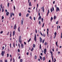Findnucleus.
Masks as SVG:
<instances>
[{"mask_svg": "<svg viewBox=\"0 0 62 62\" xmlns=\"http://www.w3.org/2000/svg\"><path fill=\"white\" fill-rule=\"evenodd\" d=\"M23 59H21L20 60V62H23Z\"/></svg>", "mask_w": 62, "mask_h": 62, "instance_id": "nucleus-31", "label": "nucleus"}, {"mask_svg": "<svg viewBox=\"0 0 62 62\" xmlns=\"http://www.w3.org/2000/svg\"><path fill=\"white\" fill-rule=\"evenodd\" d=\"M16 24H15L14 27V29H16Z\"/></svg>", "mask_w": 62, "mask_h": 62, "instance_id": "nucleus-5", "label": "nucleus"}, {"mask_svg": "<svg viewBox=\"0 0 62 62\" xmlns=\"http://www.w3.org/2000/svg\"><path fill=\"white\" fill-rule=\"evenodd\" d=\"M28 12H29V13H30V12H31V11H29V10H28Z\"/></svg>", "mask_w": 62, "mask_h": 62, "instance_id": "nucleus-52", "label": "nucleus"}, {"mask_svg": "<svg viewBox=\"0 0 62 62\" xmlns=\"http://www.w3.org/2000/svg\"><path fill=\"white\" fill-rule=\"evenodd\" d=\"M35 32L36 33H37V31L36 29V30H35Z\"/></svg>", "mask_w": 62, "mask_h": 62, "instance_id": "nucleus-62", "label": "nucleus"}, {"mask_svg": "<svg viewBox=\"0 0 62 62\" xmlns=\"http://www.w3.org/2000/svg\"><path fill=\"white\" fill-rule=\"evenodd\" d=\"M56 34L57 33L56 32H55L54 33V35H55V37H56Z\"/></svg>", "mask_w": 62, "mask_h": 62, "instance_id": "nucleus-20", "label": "nucleus"}, {"mask_svg": "<svg viewBox=\"0 0 62 62\" xmlns=\"http://www.w3.org/2000/svg\"><path fill=\"white\" fill-rule=\"evenodd\" d=\"M43 61H44L45 60V57H43Z\"/></svg>", "mask_w": 62, "mask_h": 62, "instance_id": "nucleus-11", "label": "nucleus"}, {"mask_svg": "<svg viewBox=\"0 0 62 62\" xmlns=\"http://www.w3.org/2000/svg\"><path fill=\"white\" fill-rule=\"evenodd\" d=\"M18 46H19V48H20V44H18Z\"/></svg>", "mask_w": 62, "mask_h": 62, "instance_id": "nucleus-22", "label": "nucleus"}, {"mask_svg": "<svg viewBox=\"0 0 62 62\" xmlns=\"http://www.w3.org/2000/svg\"><path fill=\"white\" fill-rule=\"evenodd\" d=\"M21 46L22 48H23V44H22Z\"/></svg>", "mask_w": 62, "mask_h": 62, "instance_id": "nucleus-12", "label": "nucleus"}, {"mask_svg": "<svg viewBox=\"0 0 62 62\" xmlns=\"http://www.w3.org/2000/svg\"><path fill=\"white\" fill-rule=\"evenodd\" d=\"M31 40V38H30L29 40L28 41V42H29V41H30V40Z\"/></svg>", "mask_w": 62, "mask_h": 62, "instance_id": "nucleus-40", "label": "nucleus"}, {"mask_svg": "<svg viewBox=\"0 0 62 62\" xmlns=\"http://www.w3.org/2000/svg\"><path fill=\"white\" fill-rule=\"evenodd\" d=\"M18 52H20V49H18Z\"/></svg>", "mask_w": 62, "mask_h": 62, "instance_id": "nucleus-61", "label": "nucleus"}, {"mask_svg": "<svg viewBox=\"0 0 62 62\" xmlns=\"http://www.w3.org/2000/svg\"><path fill=\"white\" fill-rule=\"evenodd\" d=\"M5 51H2V53H1V55H2V56H4V54H5Z\"/></svg>", "mask_w": 62, "mask_h": 62, "instance_id": "nucleus-1", "label": "nucleus"}, {"mask_svg": "<svg viewBox=\"0 0 62 62\" xmlns=\"http://www.w3.org/2000/svg\"><path fill=\"white\" fill-rule=\"evenodd\" d=\"M33 47H32L31 49V51H33Z\"/></svg>", "mask_w": 62, "mask_h": 62, "instance_id": "nucleus-60", "label": "nucleus"}, {"mask_svg": "<svg viewBox=\"0 0 62 62\" xmlns=\"http://www.w3.org/2000/svg\"><path fill=\"white\" fill-rule=\"evenodd\" d=\"M6 14L7 15V16H8V14H9V12H7L6 13Z\"/></svg>", "mask_w": 62, "mask_h": 62, "instance_id": "nucleus-15", "label": "nucleus"}, {"mask_svg": "<svg viewBox=\"0 0 62 62\" xmlns=\"http://www.w3.org/2000/svg\"><path fill=\"white\" fill-rule=\"evenodd\" d=\"M9 3H8V7H9Z\"/></svg>", "mask_w": 62, "mask_h": 62, "instance_id": "nucleus-39", "label": "nucleus"}, {"mask_svg": "<svg viewBox=\"0 0 62 62\" xmlns=\"http://www.w3.org/2000/svg\"><path fill=\"white\" fill-rule=\"evenodd\" d=\"M52 20H53V17H52L51 18V22H52Z\"/></svg>", "mask_w": 62, "mask_h": 62, "instance_id": "nucleus-27", "label": "nucleus"}, {"mask_svg": "<svg viewBox=\"0 0 62 62\" xmlns=\"http://www.w3.org/2000/svg\"><path fill=\"white\" fill-rule=\"evenodd\" d=\"M29 14H27V15H26V17H28V16H29Z\"/></svg>", "mask_w": 62, "mask_h": 62, "instance_id": "nucleus-19", "label": "nucleus"}, {"mask_svg": "<svg viewBox=\"0 0 62 62\" xmlns=\"http://www.w3.org/2000/svg\"><path fill=\"white\" fill-rule=\"evenodd\" d=\"M14 10H15V6H14Z\"/></svg>", "mask_w": 62, "mask_h": 62, "instance_id": "nucleus-51", "label": "nucleus"}, {"mask_svg": "<svg viewBox=\"0 0 62 62\" xmlns=\"http://www.w3.org/2000/svg\"><path fill=\"white\" fill-rule=\"evenodd\" d=\"M4 11V10L3 9V7L2 8V12H3V11Z\"/></svg>", "mask_w": 62, "mask_h": 62, "instance_id": "nucleus-41", "label": "nucleus"}, {"mask_svg": "<svg viewBox=\"0 0 62 62\" xmlns=\"http://www.w3.org/2000/svg\"><path fill=\"white\" fill-rule=\"evenodd\" d=\"M13 45L14 46V47H15V43H13Z\"/></svg>", "mask_w": 62, "mask_h": 62, "instance_id": "nucleus-33", "label": "nucleus"}, {"mask_svg": "<svg viewBox=\"0 0 62 62\" xmlns=\"http://www.w3.org/2000/svg\"><path fill=\"white\" fill-rule=\"evenodd\" d=\"M30 19H31V20H32V17H31V16H30Z\"/></svg>", "mask_w": 62, "mask_h": 62, "instance_id": "nucleus-49", "label": "nucleus"}, {"mask_svg": "<svg viewBox=\"0 0 62 62\" xmlns=\"http://www.w3.org/2000/svg\"><path fill=\"white\" fill-rule=\"evenodd\" d=\"M19 16H21L22 15L21 14V13H19Z\"/></svg>", "mask_w": 62, "mask_h": 62, "instance_id": "nucleus-24", "label": "nucleus"}, {"mask_svg": "<svg viewBox=\"0 0 62 62\" xmlns=\"http://www.w3.org/2000/svg\"><path fill=\"white\" fill-rule=\"evenodd\" d=\"M4 16H3L2 17V20H3V19H4Z\"/></svg>", "mask_w": 62, "mask_h": 62, "instance_id": "nucleus-44", "label": "nucleus"}, {"mask_svg": "<svg viewBox=\"0 0 62 62\" xmlns=\"http://www.w3.org/2000/svg\"><path fill=\"white\" fill-rule=\"evenodd\" d=\"M42 22H43V18L42 19Z\"/></svg>", "mask_w": 62, "mask_h": 62, "instance_id": "nucleus-32", "label": "nucleus"}, {"mask_svg": "<svg viewBox=\"0 0 62 62\" xmlns=\"http://www.w3.org/2000/svg\"><path fill=\"white\" fill-rule=\"evenodd\" d=\"M35 59H37V56L35 55Z\"/></svg>", "mask_w": 62, "mask_h": 62, "instance_id": "nucleus-36", "label": "nucleus"}, {"mask_svg": "<svg viewBox=\"0 0 62 62\" xmlns=\"http://www.w3.org/2000/svg\"><path fill=\"white\" fill-rule=\"evenodd\" d=\"M56 18V17L55 16H54V19H55Z\"/></svg>", "mask_w": 62, "mask_h": 62, "instance_id": "nucleus-18", "label": "nucleus"}, {"mask_svg": "<svg viewBox=\"0 0 62 62\" xmlns=\"http://www.w3.org/2000/svg\"><path fill=\"white\" fill-rule=\"evenodd\" d=\"M12 13H11V14H10V17H12Z\"/></svg>", "mask_w": 62, "mask_h": 62, "instance_id": "nucleus-29", "label": "nucleus"}, {"mask_svg": "<svg viewBox=\"0 0 62 62\" xmlns=\"http://www.w3.org/2000/svg\"><path fill=\"white\" fill-rule=\"evenodd\" d=\"M3 33V31H2L0 32V34H2Z\"/></svg>", "mask_w": 62, "mask_h": 62, "instance_id": "nucleus-34", "label": "nucleus"}, {"mask_svg": "<svg viewBox=\"0 0 62 62\" xmlns=\"http://www.w3.org/2000/svg\"><path fill=\"white\" fill-rule=\"evenodd\" d=\"M37 8H36V12H38V9H37Z\"/></svg>", "mask_w": 62, "mask_h": 62, "instance_id": "nucleus-45", "label": "nucleus"}, {"mask_svg": "<svg viewBox=\"0 0 62 62\" xmlns=\"http://www.w3.org/2000/svg\"><path fill=\"white\" fill-rule=\"evenodd\" d=\"M9 32H8V33L7 34V35H8V34H9Z\"/></svg>", "mask_w": 62, "mask_h": 62, "instance_id": "nucleus-48", "label": "nucleus"}, {"mask_svg": "<svg viewBox=\"0 0 62 62\" xmlns=\"http://www.w3.org/2000/svg\"><path fill=\"white\" fill-rule=\"evenodd\" d=\"M49 9L48 10V12H47V16H48V14L49 13Z\"/></svg>", "mask_w": 62, "mask_h": 62, "instance_id": "nucleus-10", "label": "nucleus"}, {"mask_svg": "<svg viewBox=\"0 0 62 62\" xmlns=\"http://www.w3.org/2000/svg\"><path fill=\"white\" fill-rule=\"evenodd\" d=\"M52 62H54V59L53 58V56L52 57Z\"/></svg>", "mask_w": 62, "mask_h": 62, "instance_id": "nucleus-23", "label": "nucleus"}, {"mask_svg": "<svg viewBox=\"0 0 62 62\" xmlns=\"http://www.w3.org/2000/svg\"><path fill=\"white\" fill-rule=\"evenodd\" d=\"M5 62H8L7 61H8L7 60H6V59H5Z\"/></svg>", "mask_w": 62, "mask_h": 62, "instance_id": "nucleus-56", "label": "nucleus"}, {"mask_svg": "<svg viewBox=\"0 0 62 62\" xmlns=\"http://www.w3.org/2000/svg\"><path fill=\"white\" fill-rule=\"evenodd\" d=\"M39 24L40 25V24L41 23L40 22V21H39Z\"/></svg>", "mask_w": 62, "mask_h": 62, "instance_id": "nucleus-42", "label": "nucleus"}, {"mask_svg": "<svg viewBox=\"0 0 62 62\" xmlns=\"http://www.w3.org/2000/svg\"><path fill=\"white\" fill-rule=\"evenodd\" d=\"M2 4H1V5H0V7H1V8H2Z\"/></svg>", "mask_w": 62, "mask_h": 62, "instance_id": "nucleus-53", "label": "nucleus"}, {"mask_svg": "<svg viewBox=\"0 0 62 62\" xmlns=\"http://www.w3.org/2000/svg\"><path fill=\"white\" fill-rule=\"evenodd\" d=\"M52 9H53V11H54V8L53 7H52Z\"/></svg>", "mask_w": 62, "mask_h": 62, "instance_id": "nucleus-54", "label": "nucleus"}, {"mask_svg": "<svg viewBox=\"0 0 62 62\" xmlns=\"http://www.w3.org/2000/svg\"><path fill=\"white\" fill-rule=\"evenodd\" d=\"M29 6H31L32 5H31V2H30L29 4Z\"/></svg>", "mask_w": 62, "mask_h": 62, "instance_id": "nucleus-14", "label": "nucleus"}, {"mask_svg": "<svg viewBox=\"0 0 62 62\" xmlns=\"http://www.w3.org/2000/svg\"><path fill=\"white\" fill-rule=\"evenodd\" d=\"M38 15L39 16H40V13H38Z\"/></svg>", "mask_w": 62, "mask_h": 62, "instance_id": "nucleus-63", "label": "nucleus"}, {"mask_svg": "<svg viewBox=\"0 0 62 62\" xmlns=\"http://www.w3.org/2000/svg\"><path fill=\"white\" fill-rule=\"evenodd\" d=\"M4 48H5V47H4V46L2 47V49L3 50H4Z\"/></svg>", "mask_w": 62, "mask_h": 62, "instance_id": "nucleus-57", "label": "nucleus"}, {"mask_svg": "<svg viewBox=\"0 0 62 62\" xmlns=\"http://www.w3.org/2000/svg\"><path fill=\"white\" fill-rule=\"evenodd\" d=\"M5 12H8V10H5Z\"/></svg>", "mask_w": 62, "mask_h": 62, "instance_id": "nucleus-59", "label": "nucleus"}, {"mask_svg": "<svg viewBox=\"0 0 62 62\" xmlns=\"http://www.w3.org/2000/svg\"><path fill=\"white\" fill-rule=\"evenodd\" d=\"M10 37H11V31L10 32Z\"/></svg>", "mask_w": 62, "mask_h": 62, "instance_id": "nucleus-21", "label": "nucleus"}, {"mask_svg": "<svg viewBox=\"0 0 62 62\" xmlns=\"http://www.w3.org/2000/svg\"><path fill=\"white\" fill-rule=\"evenodd\" d=\"M34 20V21H35V20H36V18H35V17H34V18H33Z\"/></svg>", "mask_w": 62, "mask_h": 62, "instance_id": "nucleus-55", "label": "nucleus"}, {"mask_svg": "<svg viewBox=\"0 0 62 62\" xmlns=\"http://www.w3.org/2000/svg\"><path fill=\"white\" fill-rule=\"evenodd\" d=\"M12 15H13V16H14V13H12Z\"/></svg>", "mask_w": 62, "mask_h": 62, "instance_id": "nucleus-58", "label": "nucleus"}, {"mask_svg": "<svg viewBox=\"0 0 62 62\" xmlns=\"http://www.w3.org/2000/svg\"><path fill=\"white\" fill-rule=\"evenodd\" d=\"M50 53L51 54V56L53 57V52H52L50 51Z\"/></svg>", "mask_w": 62, "mask_h": 62, "instance_id": "nucleus-13", "label": "nucleus"}, {"mask_svg": "<svg viewBox=\"0 0 62 62\" xmlns=\"http://www.w3.org/2000/svg\"><path fill=\"white\" fill-rule=\"evenodd\" d=\"M19 42H20L21 44H22V41H19Z\"/></svg>", "mask_w": 62, "mask_h": 62, "instance_id": "nucleus-37", "label": "nucleus"}, {"mask_svg": "<svg viewBox=\"0 0 62 62\" xmlns=\"http://www.w3.org/2000/svg\"><path fill=\"white\" fill-rule=\"evenodd\" d=\"M43 37H45L46 35L45 33H43Z\"/></svg>", "mask_w": 62, "mask_h": 62, "instance_id": "nucleus-17", "label": "nucleus"}, {"mask_svg": "<svg viewBox=\"0 0 62 62\" xmlns=\"http://www.w3.org/2000/svg\"><path fill=\"white\" fill-rule=\"evenodd\" d=\"M41 18V16H40L39 17V20H40V19Z\"/></svg>", "mask_w": 62, "mask_h": 62, "instance_id": "nucleus-16", "label": "nucleus"}, {"mask_svg": "<svg viewBox=\"0 0 62 62\" xmlns=\"http://www.w3.org/2000/svg\"><path fill=\"white\" fill-rule=\"evenodd\" d=\"M62 32L61 33V38L62 39Z\"/></svg>", "mask_w": 62, "mask_h": 62, "instance_id": "nucleus-43", "label": "nucleus"}, {"mask_svg": "<svg viewBox=\"0 0 62 62\" xmlns=\"http://www.w3.org/2000/svg\"><path fill=\"white\" fill-rule=\"evenodd\" d=\"M40 58L41 60H42V57L41 56H40Z\"/></svg>", "mask_w": 62, "mask_h": 62, "instance_id": "nucleus-28", "label": "nucleus"}, {"mask_svg": "<svg viewBox=\"0 0 62 62\" xmlns=\"http://www.w3.org/2000/svg\"><path fill=\"white\" fill-rule=\"evenodd\" d=\"M44 23H43L42 25V27H44Z\"/></svg>", "mask_w": 62, "mask_h": 62, "instance_id": "nucleus-50", "label": "nucleus"}, {"mask_svg": "<svg viewBox=\"0 0 62 62\" xmlns=\"http://www.w3.org/2000/svg\"><path fill=\"white\" fill-rule=\"evenodd\" d=\"M41 44H40V47H39L40 49H41Z\"/></svg>", "mask_w": 62, "mask_h": 62, "instance_id": "nucleus-46", "label": "nucleus"}, {"mask_svg": "<svg viewBox=\"0 0 62 62\" xmlns=\"http://www.w3.org/2000/svg\"><path fill=\"white\" fill-rule=\"evenodd\" d=\"M60 11V10H59V8L58 7H56V11L57 12V11Z\"/></svg>", "mask_w": 62, "mask_h": 62, "instance_id": "nucleus-2", "label": "nucleus"}, {"mask_svg": "<svg viewBox=\"0 0 62 62\" xmlns=\"http://www.w3.org/2000/svg\"><path fill=\"white\" fill-rule=\"evenodd\" d=\"M56 46H57V41L56 42Z\"/></svg>", "mask_w": 62, "mask_h": 62, "instance_id": "nucleus-47", "label": "nucleus"}, {"mask_svg": "<svg viewBox=\"0 0 62 62\" xmlns=\"http://www.w3.org/2000/svg\"><path fill=\"white\" fill-rule=\"evenodd\" d=\"M50 10L51 12H53V9L52 8H51Z\"/></svg>", "mask_w": 62, "mask_h": 62, "instance_id": "nucleus-25", "label": "nucleus"}, {"mask_svg": "<svg viewBox=\"0 0 62 62\" xmlns=\"http://www.w3.org/2000/svg\"><path fill=\"white\" fill-rule=\"evenodd\" d=\"M36 34H35V37H34V40L36 41Z\"/></svg>", "mask_w": 62, "mask_h": 62, "instance_id": "nucleus-8", "label": "nucleus"}, {"mask_svg": "<svg viewBox=\"0 0 62 62\" xmlns=\"http://www.w3.org/2000/svg\"><path fill=\"white\" fill-rule=\"evenodd\" d=\"M18 30L19 32L20 31V27H19L18 28Z\"/></svg>", "mask_w": 62, "mask_h": 62, "instance_id": "nucleus-35", "label": "nucleus"}, {"mask_svg": "<svg viewBox=\"0 0 62 62\" xmlns=\"http://www.w3.org/2000/svg\"><path fill=\"white\" fill-rule=\"evenodd\" d=\"M42 11L43 12H44V9H42Z\"/></svg>", "mask_w": 62, "mask_h": 62, "instance_id": "nucleus-38", "label": "nucleus"}, {"mask_svg": "<svg viewBox=\"0 0 62 62\" xmlns=\"http://www.w3.org/2000/svg\"><path fill=\"white\" fill-rule=\"evenodd\" d=\"M33 48H35V44H33Z\"/></svg>", "mask_w": 62, "mask_h": 62, "instance_id": "nucleus-26", "label": "nucleus"}, {"mask_svg": "<svg viewBox=\"0 0 62 62\" xmlns=\"http://www.w3.org/2000/svg\"><path fill=\"white\" fill-rule=\"evenodd\" d=\"M39 38H40V42H42V39L41 38V37H40Z\"/></svg>", "mask_w": 62, "mask_h": 62, "instance_id": "nucleus-6", "label": "nucleus"}, {"mask_svg": "<svg viewBox=\"0 0 62 62\" xmlns=\"http://www.w3.org/2000/svg\"><path fill=\"white\" fill-rule=\"evenodd\" d=\"M23 20H24V19L23 18L22 19V20H21V24L22 25H23Z\"/></svg>", "mask_w": 62, "mask_h": 62, "instance_id": "nucleus-3", "label": "nucleus"}, {"mask_svg": "<svg viewBox=\"0 0 62 62\" xmlns=\"http://www.w3.org/2000/svg\"><path fill=\"white\" fill-rule=\"evenodd\" d=\"M15 31H14L13 32V36H14V35H15Z\"/></svg>", "mask_w": 62, "mask_h": 62, "instance_id": "nucleus-9", "label": "nucleus"}, {"mask_svg": "<svg viewBox=\"0 0 62 62\" xmlns=\"http://www.w3.org/2000/svg\"><path fill=\"white\" fill-rule=\"evenodd\" d=\"M27 54V55H28V54H29V52H27V54Z\"/></svg>", "mask_w": 62, "mask_h": 62, "instance_id": "nucleus-64", "label": "nucleus"}, {"mask_svg": "<svg viewBox=\"0 0 62 62\" xmlns=\"http://www.w3.org/2000/svg\"><path fill=\"white\" fill-rule=\"evenodd\" d=\"M44 53L45 54H46V49H44Z\"/></svg>", "mask_w": 62, "mask_h": 62, "instance_id": "nucleus-7", "label": "nucleus"}, {"mask_svg": "<svg viewBox=\"0 0 62 62\" xmlns=\"http://www.w3.org/2000/svg\"><path fill=\"white\" fill-rule=\"evenodd\" d=\"M45 41V39H44L43 40V42H43V43H44V42Z\"/></svg>", "mask_w": 62, "mask_h": 62, "instance_id": "nucleus-30", "label": "nucleus"}, {"mask_svg": "<svg viewBox=\"0 0 62 62\" xmlns=\"http://www.w3.org/2000/svg\"><path fill=\"white\" fill-rule=\"evenodd\" d=\"M21 36H20L19 37V40H18V41H21Z\"/></svg>", "mask_w": 62, "mask_h": 62, "instance_id": "nucleus-4", "label": "nucleus"}]
</instances>
